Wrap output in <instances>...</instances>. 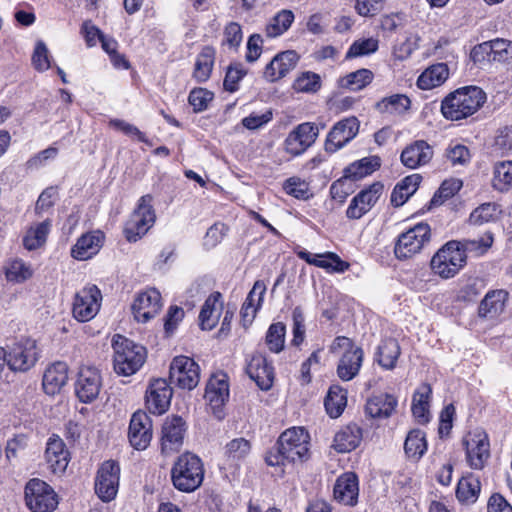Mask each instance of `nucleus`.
Masks as SVG:
<instances>
[{
    "label": "nucleus",
    "instance_id": "nucleus-16",
    "mask_svg": "<svg viewBox=\"0 0 512 512\" xmlns=\"http://www.w3.org/2000/svg\"><path fill=\"white\" fill-rule=\"evenodd\" d=\"M205 398L218 418H223V406L229 399V383L227 374L221 372L213 375L206 386Z\"/></svg>",
    "mask_w": 512,
    "mask_h": 512
},
{
    "label": "nucleus",
    "instance_id": "nucleus-46",
    "mask_svg": "<svg viewBox=\"0 0 512 512\" xmlns=\"http://www.w3.org/2000/svg\"><path fill=\"white\" fill-rule=\"evenodd\" d=\"M411 101L404 94H394L377 102L376 109L382 114H402L410 108Z\"/></svg>",
    "mask_w": 512,
    "mask_h": 512
},
{
    "label": "nucleus",
    "instance_id": "nucleus-44",
    "mask_svg": "<svg viewBox=\"0 0 512 512\" xmlns=\"http://www.w3.org/2000/svg\"><path fill=\"white\" fill-rule=\"evenodd\" d=\"M404 451L408 458L419 460L427 451L425 433L420 429L411 430L406 436Z\"/></svg>",
    "mask_w": 512,
    "mask_h": 512
},
{
    "label": "nucleus",
    "instance_id": "nucleus-57",
    "mask_svg": "<svg viewBox=\"0 0 512 512\" xmlns=\"http://www.w3.org/2000/svg\"><path fill=\"white\" fill-rule=\"evenodd\" d=\"M283 189L288 195L306 200L310 197L309 184L299 177H291L284 182Z\"/></svg>",
    "mask_w": 512,
    "mask_h": 512
},
{
    "label": "nucleus",
    "instance_id": "nucleus-12",
    "mask_svg": "<svg viewBox=\"0 0 512 512\" xmlns=\"http://www.w3.org/2000/svg\"><path fill=\"white\" fill-rule=\"evenodd\" d=\"M360 123L354 116L344 118L333 125L329 131L324 148L328 153H335L353 140L359 132Z\"/></svg>",
    "mask_w": 512,
    "mask_h": 512
},
{
    "label": "nucleus",
    "instance_id": "nucleus-9",
    "mask_svg": "<svg viewBox=\"0 0 512 512\" xmlns=\"http://www.w3.org/2000/svg\"><path fill=\"white\" fill-rule=\"evenodd\" d=\"M6 353L7 367L13 372H26L34 367L38 360L36 341L31 338H22L8 346Z\"/></svg>",
    "mask_w": 512,
    "mask_h": 512
},
{
    "label": "nucleus",
    "instance_id": "nucleus-2",
    "mask_svg": "<svg viewBox=\"0 0 512 512\" xmlns=\"http://www.w3.org/2000/svg\"><path fill=\"white\" fill-rule=\"evenodd\" d=\"M486 94L477 86L458 88L441 102V113L445 119L459 121L476 113L484 104Z\"/></svg>",
    "mask_w": 512,
    "mask_h": 512
},
{
    "label": "nucleus",
    "instance_id": "nucleus-14",
    "mask_svg": "<svg viewBox=\"0 0 512 512\" xmlns=\"http://www.w3.org/2000/svg\"><path fill=\"white\" fill-rule=\"evenodd\" d=\"M319 135L318 127L311 122L297 125L284 141L285 151L292 156L303 154L312 146Z\"/></svg>",
    "mask_w": 512,
    "mask_h": 512
},
{
    "label": "nucleus",
    "instance_id": "nucleus-41",
    "mask_svg": "<svg viewBox=\"0 0 512 512\" xmlns=\"http://www.w3.org/2000/svg\"><path fill=\"white\" fill-rule=\"evenodd\" d=\"M215 50L211 46H205L198 54L193 71V78L198 83L206 82L214 65Z\"/></svg>",
    "mask_w": 512,
    "mask_h": 512
},
{
    "label": "nucleus",
    "instance_id": "nucleus-59",
    "mask_svg": "<svg viewBox=\"0 0 512 512\" xmlns=\"http://www.w3.org/2000/svg\"><path fill=\"white\" fill-rule=\"evenodd\" d=\"M293 87L299 92H317L321 87L320 76L313 72H304L295 80Z\"/></svg>",
    "mask_w": 512,
    "mask_h": 512
},
{
    "label": "nucleus",
    "instance_id": "nucleus-51",
    "mask_svg": "<svg viewBox=\"0 0 512 512\" xmlns=\"http://www.w3.org/2000/svg\"><path fill=\"white\" fill-rule=\"evenodd\" d=\"M493 187L499 191L512 187V161L499 162L494 167Z\"/></svg>",
    "mask_w": 512,
    "mask_h": 512
},
{
    "label": "nucleus",
    "instance_id": "nucleus-5",
    "mask_svg": "<svg viewBox=\"0 0 512 512\" xmlns=\"http://www.w3.org/2000/svg\"><path fill=\"white\" fill-rule=\"evenodd\" d=\"M464 254L458 241L452 240L443 245L432 257L430 266L434 274L442 279L453 278L465 266Z\"/></svg>",
    "mask_w": 512,
    "mask_h": 512
},
{
    "label": "nucleus",
    "instance_id": "nucleus-8",
    "mask_svg": "<svg viewBox=\"0 0 512 512\" xmlns=\"http://www.w3.org/2000/svg\"><path fill=\"white\" fill-rule=\"evenodd\" d=\"M431 230L427 223H418L398 236L394 247L397 259H410L420 253L426 244L430 242Z\"/></svg>",
    "mask_w": 512,
    "mask_h": 512
},
{
    "label": "nucleus",
    "instance_id": "nucleus-29",
    "mask_svg": "<svg viewBox=\"0 0 512 512\" xmlns=\"http://www.w3.org/2000/svg\"><path fill=\"white\" fill-rule=\"evenodd\" d=\"M104 242V234L101 231H93L82 235L71 249V256L80 261L88 260L95 256Z\"/></svg>",
    "mask_w": 512,
    "mask_h": 512
},
{
    "label": "nucleus",
    "instance_id": "nucleus-20",
    "mask_svg": "<svg viewBox=\"0 0 512 512\" xmlns=\"http://www.w3.org/2000/svg\"><path fill=\"white\" fill-rule=\"evenodd\" d=\"M161 306L160 292L151 288L137 294L132 304V312L138 322L145 323L158 314Z\"/></svg>",
    "mask_w": 512,
    "mask_h": 512
},
{
    "label": "nucleus",
    "instance_id": "nucleus-26",
    "mask_svg": "<svg viewBox=\"0 0 512 512\" xmlns=\"http://www.w3.org/2000/svg\"><path fill=\"white\" fill-rule=\"evenodd\" d=\"M297 256L310 265L323 268L329 272L343 273L350 267L349 263L343 261L336 253L326 252L324 254H311L305 249L296 252Z\"/></svg>",
    "mask_w": 512,
    "mask_h": 512
},
{
    "label": "nucleus",
    "instance_id": "nucleus-11",
    "mask_svg": "<svg viewBox=\"0 0 512 512\" xmlns=\"http://www.w3.org/2000/svg\"><path fill=\"white\" fill-rule=\"evenodd\" d=\"M102 294L96 285H89L78 291L73 302V316L79 322L93 319L99 312Z\"/></svg>",
    "mask_w": 512,
    "mask_h": 512
},
{
    "label": "nucleus",
    "instance_id": "nucleus-13",
    "mask_svg": "<svg viewBox=\"0 0 512 512\" xmlns=\"http://www.w3.org/2000/svg\"><path fill=\"white\" fill-rule=\"evenodd\" d=\"M120 467L117 462L105 461L97 472L95 492L98 497L109 502L116 497L119 486Z\"/></svg>",
    "mask_w": 512,
    "mask_h": 512
},
{
    "label": "nucleus",
    "instance_id": "nucleus-47",
    "mask_svg": "<svg viewBox=\"0 0 512 512\" xmlns=\"http://www.w3.org/2000/svg\"><path fill=\"white\" fill-rule=\"evenodd\" d=\"M381 165V159L378 156L364 157L355 161L345 169L348 177L354 180L361 179L367 175L372 174Z\"/></svg>",
    "mask_w": 512,
    "mask_h": 512
},
{
    "label": "nucleus",
    "instance_id": "nucleus-19",
    "mask_svg": "<svg viewBox=\"0 0 512 512\" xmlns=\"http://www.w3.org/2000/svg\"><path fill=\"white\" fill-rule=\"evenodd\" d=\"M128 439L136 450H145L152 439V421L143 411L135 412L130 420Z\"/></svg>",
    "mask_w": 512,
    "mask_h": 512
},
{
    "label": "nucleus",
    "instance_id": "nucleus-4",
    "mask_svg": "<svg viewBox=\"0 0 512 512\" xmlns=\"http://www.w3.org/2000/svg\"><path fill=\"white\" fill-rule=\"evenodd\" d=\"M114 349V370L118 375L130 376L136 373L146 360V349L121 335L112 340Z\"/></svg>",
    "mask_w": 512,
    "mask_h": 512
},
{
    "label": "nucleus",
    "instance_id": "nucleus-39",
    "mask_svg": "<svg viewBox=\"0 0 512 512\" xmlns=\"http://www.w3.org/2000/svg\"><path fill=\"white\" fill-rule=\"evenodd\" d=\"M421 180L420 174H412L401 180L391 193L392 205L402 206L416 192Z\"/></svg>",
    "mask_w": 512,
    "mask_h": 512
},
{
    "label": "nucleus",
    "instance_id": "nucleus-27",
    "mask_svg": "<svg viewBox=\"0 0 512 512\" xmlns=\"http://www.w3.org/2000/svg\"><path fill=\"white\" fill-rule=\"evenodd\" d=\"M433 157V148L424 140H417L402 151L401 163L409 168L416 169L426 165Z\"/></svg>",
    "mask_w": 512,
    "mask_h": 512
},
{
    "label": "nucleus",
    "instance_id": "nucleus-36",
    "mask_svg": "<svg viewBox=\"0 0 512 512\" xmlns=\"http://www.w3.org/2000/svg\"><path fill=\"white\" fill-rule=\"evenodd\" d=\"M361 439V428L356 424H350L336 433L333 446L338 452L346 453L355 449Z\"/></svg>",
    "mask_w": 512,
    "mask_h": 512
},
{
    "label": "nucleus",
    "instance_id": "nucleus-3",
    "mask_svg": "<svg viewBox=\"0 0 512 512\" xmlns=\"http://www.w3.org/2000/svg\"><path fill=\"white\" fill-rule=\"evenodd\" d=\"M203 479L204 466L197 455L185 452L177 457L171 468V481L178 491L194 492L201 486Z\"/></svg>",
    "mask_w": 512,
    "mask_h": 512
},
{
    "label": "nucleus",
    "instance_id": "nucleus-56",
    "mask_svg": "<svg viewBox=\"0 0 512 512\" xmlns=\"http://www.w3.org/2000/svg\"><path fill=\"white\" fill-rule=\"evenodd\" d=\"M353 181L352 177H348L347 173L335 182L330 187V194L334 200L343 203L346 198L353 192Z\"/></svg>",
    "mask_w": 512,
    "mask_h": 512
},
{
    "label": "nucleus",
    "instance_id": "nucleus-33",
    "mask_svg": "<svg viewBox=\"0 0 512 512\" xmlns=\"http://www.w3.org/2000/svg\"><path fill=\"white\" fill-rule=\"evenodd\" d=\"M363 356L362 348L344 352L337 365L338 377L343 381L355 378L362 366Z\"/></svg>",
    "mask_w": 512,
    "mask_h": 512
},
{
    "label": "nucleus",
    "instance_id": "nucleus-25",
    "mask_svg": "<svg viewBox=\"0 0 512 512\" xmlns=\"http://www.w3.org/2000/svg\"><path fill=\"white\" fill-rule=\"evenodd\" d=\"M466 458L472 469L480 470L490 456V443L486 434H477L464 440Z\"/></svg>",
    "mask_w": 512,
    "mask_h": 512
},
{
    "label": "nucleus",
    "instance_id": "nucleus-37",
    "mask_svg": "<svg viewBox=\"0 0 512 512\" xmlns=\"http://www.w3.org/2000/svg\"><path fill=\"white\" fill-rule=\"evenodd\" d=\"M449 76V69L445 63H437L428 67L418 77L417 85L422 90H430L442 85Z\"/></svg>",
    "mask_w": 512,
    "mask_h": 512
},
{
    "label": "nucleus",
    "instance_id": "nucleus-6",
    "mask_svg": "<svg viewBox=\"0 0 512 512\" xmlns=\"http://www.w3.org/2000/svg\"><path fill=\"white\" fill-rule=\"evenodd\" d=\"M153 197L146 194L139 199L136 209L125 224L124 233L129 242H136L144 236L155 222L152 206Z\"/></svg>",
    "mask_w": 512,
    "mask_h": 512
},
{
    "label": "nucleus",
    "instance_id": "nucleus-34",
    "mask_svg": "<svg viewBox=\"0 0 512 512\" xmlns=\"http://www.w3.org/2000/svg\"><path fill=\"white\" fill-rule=\"evenodd\" d=\"M432 388L428 383H422L414 392L412 399V413L421 424L429 421V402Z\"/></svg>",
    "mask_w": 512,
    "mask_h": 512
},
{
    "label": "nucleus",
    "instance_id": "nucleus-54",
    "mask_svg": "<svg viewBox=\"0 0 512 512\" xmlns=\"http://www.w3.org/2000/svg\"><path fill=\"white\" fill-rule=\"evenodd\" d=\"M462 187V183L456 179L445 180L434 194L430 206H439L447 199L453 197Z\"/></svg>",
    "mask_w": 512,
    "mask_h": 512
},
{
    "label": "nucleus",
    "instance_id": "nucleus-48",
    "mask_svg": "<svg viewBox=\"0 0 512 512\" xmlns=\"http://www.w3.org/2000/svg\"><path fill=\"white\" fill-rule=\"evenodd\" d=\"M294 13L291 10L279 11L266 26V35L270 38L278 37L286 32L294 22Z\"/></svg>",
    "mask_w": 512,
    "mask_h": 512
},
{
    "label": "nucleus",
    "instance_id": "nucleus-38",
    "mask_svg": "<svg viewBox=\"0 0 512 512\" xmlns=\"http://www.w3.org/2000/svg\"><path fill=\"white\" fill-rule=\"evenodd\" d=\"M265 292L266 286L264 282L261 280L256 281L241 308L240 313L244 321L251 322L255 318L263 302Z\"/></svg>",
    "mask_w": 512,
    "mask_h": 512
},
{
    "label": "nucleus",
    "instance_id": "nucleus-64",
    "mask_svg": "<svg viewBox=\"0 0 512 512\" xmlns=\"http://www.w3.org/2000/svg\"><path fill=\"white\" fill-rule=\"evenodd\" d=\"M378 49V41L374 38L355 41L349 48L346 57H358L374 53Z\"/></svg>",
    "mask_w": 512,
    "mask_h": 512
},
{
    "label": "nucleus",
    "instance_id": "nucleus-35",
    "mask_svg": "<svg viewBox=\"0 0 512 512\" xmlns=\"http://www.w3.org/2000/svg\"><path fill=\"white\" fill-rule=\"evenodd\" d=\"M401 354L398 341L394 338H386L381 341L375 354L377 363L386 370H393Z\"/></svg>",
    "mask_w": 512,
    "mask_h": 512
},
{
    "label": "nucleus",
    "instance_id": "nucleus-62",
    "mask_svg": "<svg viewBox=\"0 0 512 512\" xmlns=\"http://www.w3.org/2000/svg\"><path fill=\"white\" fill-rule=\"evenodd\" d=\"M32 64L39 72H44L51 67L49 50L46 44L41 40L36 43L32 55Z\"/></svg>",
    "mask_w": 512,
    "mask_h": 512
},
{
    "label": "nucleus",
    "instance_id": "nucleus-53",
    "mask_svg": "<svg viewBox=\"0 0 512 512\" xmlns=\"http://www.w3.org/2000/svg\"><path fill=\"white\" fill-rule=\"evenodd\" d=\"M251 450V445L245 438H236L228 442L225 446V456L232 464H237L244 459Z\"/></svg>",
    "mask_w": 512,
    "mask_h": 512
},
{
    "label": "nucleus",
    "instance_id": "nucleus-61",
    "mask_svg": "<svg viewBox=\"0 0 512 512\" xmlns=\"http://www.w3.org/2000/svg\"><path fill=\"white\" fill-rule=\"evenodd\" d=\"M493 61L506 62L512 59V42L504 39L493 40L490 44Z\"/></svg>",
    "mask_w": 512,
    "mask_h": 512
},
{
    "label": "nucleus",
    "instance_id": "nucleus-50",
    "mask_svg": "<svg viewBox=\"0 0 512 512\" xmlns=\"http://www.w3.org/2000/svg\"><path fill=\"white\" fill-rule=\"evenodd\" d=\"M373 80V73L369 69H359L349 73L341 79L340 86L352 91H359L369 85Z\"/></svg>",
    "mask_w": 512,
    "mask_h": 512
},
{
    "label": "nucleus",
    "instance_id": "nucleus-24",
    "mask_svg": "<svg viewBox=\"0 0 512 512\" xmlns=\"http://www.w3.org/2000/svg\"><path fill=\"white\" fill-rule=\"evenodd\" d=\"M298 60L299 56L294 50L278 53L266 65L264 78L269 82L280 80L296 67Z\"/></svg>",
    "mask_w": 512,
    "mask_h": 512
},
{
    "label": "nucleus",
    "instance_id": "nucleus-30",
    "mask_svg": "<svg viewBox=\"0 0 512 512\" xmlns=\"http://www.w3.org/2000/svg\"><path fill=\"white\" fill-rule=\"evenodd\" d=\"M508 292L502 289L489 291L480 302L478 315L481 318L496 319L505 309Z\"/></svg>",
    "mask_w": 512,
    "mask_h": 512
},
{
    "label": "nucleus",
    "instance_id": "nucleus-28",
    "mask_svg": "<svg viewBox=\"0 0 512 512\" xmlns=\"http://www.w3.org/2000/svg\"><path fill=\"white\" fill-rule=\"evenodd\" d=\"M45 459L49 469L54 474L65 472L70 461L69 452L65 448V443L59 437L49 438L45 450Z\"/></svg>",
    "mask_w": 512,
    "mask_h": 512
},
{
    "label": "nucleus",
    "instance_id": "nucleus-52",
    "mask_svg": "<svg viewBox=\"0 0 512 512\" xmlns=\"http://www.w3.org/2000/svg\"><path fill=\"white\" fill-rule=\"evenodd\" d=\"M286 326L282 322L273 323L269 326L265 342L269 350L279 353L284 348Z\"/></svg>",
    "mask_w": 512,
    "mask_h": 512
},
{
    "label": "nucleus",
    "instance_id": "nucleus-32",
    "mask_svg": "<svg viewBox=\"0 0 512 512\" xmlns=\"http://www.w3.org/2000/svg\"><path fill=\"white\" fill-rule=\"evenodd\" d=\"M68 380V367L64 362H56L49 366L44 375L42 386L46 394L55 395Z\"/></svg>",
    "mask_w": 512,
    "mask_h": 512
},
{
    "label": "nucleus",
    "instance_id": "nucleus-10",
    "mask_svg": "<svg viewBox=\"0 0 512 512\" xmlns=\"http://www.w3.org/2000/svg\"><path fill=\"white\" fill-rule=\"evenodd\" d=\"M169 379L182 389L192 390L199 383V366L190 357L176 356L170 364Z\"/></svg>",
    "mask_w": 512,
    "mask_h": 512
},
{
    "label": "nucleus",
    "instance_id": "nucleus-40",
    "mask_svg": "<svg viewBox=\"0 0 512 512\" xmlns=\"http://www.w3.org/2000/svg\"><path fill=\"white\" fill-rule=\"evenodd\" d=\"M221 299V293L211 294L205 301L199 314L200 326L203 330H212L218 323L220 308L217 304Z\"/></svg>",
    "mask_w": 512,
    "mask_h": 512
},
{
    "label": "nucleus",
    "instance_id": "nucleus-49",
    "mask_svg": "<svg viewBox=\"0 0 512 512\" xmlns=\"http://www.w3.org/2000/svg\"><path fill=\"white\" fill-rule=\"evenodd\" d=\"M4 269L7 280L11 282L21 283L31 278L33 275L31 266L21 259L8 261Z\"/></svg>",
    "mask_w": 512,
    "mask_h": 512
},
{
    "label": "nucleus",
    "instance_id": "nucleus-1",
    "mask_svg": "<svg viewBox=\"0 0 512 512\" xmlns=\"http://www.w3.org/2000/svg\"><path fill=\"white\" fill-rule=\"evenodd\" d=\"M309 458V434L302 427H292L284 431L275 446L267 453L269 466L304 462Z\"/></svg>",
    "mask_w": 512,
    "mask_h": 512
},
{
    "label": "nucleus",
    "instance_id": "nucleus-43",
    "mask_svg": "<svg viewBox=\"0 0 512 512\" xmlns=\"http://www.w3.org/2000/svg\"><path fill=\"white\" fill-rule=\"evenodd\" d=\"M52 222L46 219L43 222L32 226L23 238V245L27 250H36L43 246L50 233Z\"/></svg>",
    "mask_w": 512,
    "mask_h": 512
},
{
    "label": "nucleus",
    "instance_id": "nucleus-17",
    "mask_svg": "<svg viewBox=\"0 0 512 512\" xmlns=\"http://www.w3.org/2000/svg\"><path fill=\"white\" fill-rule=\"evenodd\" d=\"M102 378L98 369L94 367L80 368L75 382V393L83 403L94 401L101 390Z\"/></svg>",
    "mask_w": 512,
    "mask_h": 512
},
{
    "label": "nucleus",
    "instance_id": "nucleus-42",
    "mask_svg": "<svg viewBox=\"0 0 512 512\" xmlns=\"http://www.w3.org/2000/svg\"><path fill=\"white\" fill-rule=\"evenodd\" d=\"M347 405V391L339 385H332L327 393L324 406L332 418L339 417Z\"/></svg>",
    "mask_w": 512,
    "mask_h": 512
},
{
    "label": "nucleus",
    "instance_id": "nucleus-21",
    "mask_svg": "<svg viewBox=\"0 0 512 512\" xmlns=\"http://www.w3.org/2000/svg\"><path fill=\"white\" fill-rule=\"evenodd\" d=\"M146 407L150 413L161 415L167 411L172 398V389L165 379H155L146 391Z\"/></svg>",
    "mask_w": 512,
    "mask_h": 512
},
{
    "label": "nucleus",
    "instance_id": "nucleus-58",
    "mask_svg": "<svg viewBox=\"0 0 512 512\" xmlns=\"http://www.w3.org/2000/svg\"><path fill=\"white\" fill-rule=\"evenodd\" d=\"M214 94L205 88L193 89L188 97L189 104L193 107L195 113L202 112L208 108L213 100Z\"/></svg>",
    "mask_w": 512,
    "mask_h": 512
},
{
    "label": "nucleus",
    "instance_id": "nucleus-7",
    "mask_svg": "<svg viewBox=\"0 0 512 512\" xmlns=\"http://www.w3.org/2000/svg\"><path fill=\"white\" fill-rule=\"evenodd\" d=\"M25 504L32 512H53L58 506V496L45 481L30 479L24 489Z\"/></svg>",
    "mask_w": 512,
    "mask_h": 512
},
{
    "label": "nucleus",
    "instance_id": "nucleus-31",
    "mask_svg": "<svg viewBox=\"0 0 512 512\" xmlns=\"http://www.w3.org/2000/svg\"><path fill=\"white\" fill-rule=\"evenodd\" d=\"M398 406L397 398L388 393H382L370 397L365 405V412L371 418H389Z\"/></svg>",
    "mask_w": 512,
    "mask_h": 512
},
{
    "label": "nucleus",
    "instance_id": "nucleus-63",
    "mask_svg": "<svg viewBox=\"0 0 512 512\" xmlns=\"http://www.w3.org/2000/svg\"><path fill=\"white\" fill-rule=\"evenodd\" d=\"M246 75V70L243 69L240 63L231 64L226 72L223 86L229 92L238 90L239 81Z\"/></svg>",
    "mask_w": 512,
    "mask_h": 512
},
{
    "label": "nucleus",
    "instance_id": "nucleus-55",
    "mask_svg": "<svg viewBox=\"0 0 512 512\" xmlns=\"http://www.w3.org/2000/svg\"><path fill=\"white\" fill-rule=\"evenodd\" d=\"M493 240V235L488 232L479 239H465L458 241V244L461 249H463L464 254L467 252H475L482 255L492 246Z\"/></svg>",
    "mask_w": 512,
    "mask_h": 512
},
{
    "label": "nucleus",
    "instance_id": "nucleus-18",
    "mask_svg": "<svg viewBox=\"0 0 512 512\" xmlns=\"http://www.w3.org/2000/svg\"><path fill=\"white\" fill-rule=\"evenodd\" d=\"M383 185L380 182L371 184L368 188L360 191L354 196L346 210V216L349 219H360L363 215L371 210L377 203L382 192Z\"/></svg>",
    "mask_w": 512,
    "mask_h": 512
},
{
    "label": "nucleus",
    "instance_id": "nucleus-23",
    "mask_svg": "<svg viewBox=\"0 0 512 512\" xmlns=\"http://www.w3.org/2000/svg\"><path fill=\"white\" fill-rule=\"evenodd\" d=\"M359 484L358 477L354 472L341 474L334 484V499L346 506H355L358 502Z\"/></svg>",
    "mask_w": 512,
    "mask_h": 512
},
{
    "label": "nucleus",
    "instance_id": "nucleus-22",
    "mask_svg": "<svg viewBox=\"0 0 512 512\" xmlns=\"http://www.w3.org/2000/svg\"><path fill=\"white\" fill-rule=\"evenodd\" d=\"M246 373L261 390H269L273 385L274 369L260 353L251 355L246 365Z\"/></svg>",
    "mask_w": 512,
    "mask_h": 512
},
{
    "label": "nucleus",
    "instance_id": "nucleus-15",
    "mask_svg": "<svg viewBox=\"0 0 512 512\" xmlns=\"http://www.w3.org/2000/svg\"><path fill=\"white\" fill-rule=\"evenodd\" d=\"M186 423L182 417L173 415L165 419L161 432V451L163 454L178 452L183 445Z\"/></svg>",
    "mask_w": 512,
    "mask_h": 512
},
{
    "label": "nucleus",
    "instance_id": "nucleus-45",
    "mask_svg": "<svg viewBox=\"0 0 512 512\" xmlns=\"http://www.w3.org/2000/svg\"><path fill=\"white\" fill-rule=\"evenodd\" d=\"M481 490L479 479L473 474L462 477L456 489V496L461 502H475Z\"/></svg>",
    "mask_w": 512,
    "mask_h": 512
},
{
    "label": "nucleus",
    "instance_id": "nucleus-60",
    "mask_svg": "<svg viewBox=\"0 0 512 512\" xmlns=\"http://www.w3.org/2000/svg\"><path fill=\"white\" fill-rule=\"evenodd\" d=\"M497 208L495 204L484 203L477 207L469 216V222L473 225H482L495 218Z\"/></svg>",
    "mask_w": 512,
    "mask_h": 512
}]
</instances>
